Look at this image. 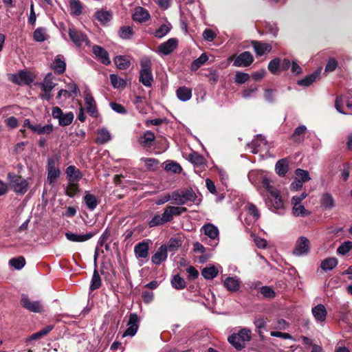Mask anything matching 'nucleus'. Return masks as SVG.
Listing matches in <instances>:
<instances>
[{
  "label": "nucleus",
  "instance_id": "obj_1",
  "mask_svg": "<svg viewBox=\"0 0 352 352\" xmlns=\"http://www.w3.org/2000/svg\"><path fill=\"white\" fill-rule=\"evenodd\" d=\"M261 188H264L268 193L265 198V201L268 206H271L276 210L283 208V201L280 192L274 186L272 180L267 177L264 180Z\"/></svg>",
  "mask_w": 352,
  "mask_h": 352
},
{
  "label": "nucleus",
  "instance_id": "obj_2",
  "mask_svg": "<svg viewBox=\"0 0 352 352\" xmlns=\"http://www.w3.org/2000/svg\"><path fill=\"white\" fill-rule=\"evenodd\" d=\"M7 179L9 187L17 195H25L29 188L28 180L13 172L7 173Z\"/></svg>",
  "mask_w": 352,
  "mask_h": 352
},
{
  "label": "nucleus",
  "instance_id": "obj_3",
  "mask_svg": "<svg viewBox=\"0 0 352 352\" xmlns=\"http://www.w3.org/2000/svg\"><path fill=\"white\" fill-rule=\"evenodd\" d=\"M140 71L139 81L145 87H151L153 81L151 69V60L149 57L144 56L140 59Z\"/></svg>",
  "mask_w": 352,
  "mask_h": 352
},
{
  "label": "nucleus",
  "instance_id": "obj_4",
  "mask_svg": "<svg viewBox=\"0 0 352 352\" xmlns=\"http://www.w3.org/2000/svg\"><path fill=\"white\" fill-rule=\"evenodd\" d=\"M251 338V332L247 329H243L237 333H232L228 337V342L237 350L245 347V343Z\"/></svg>",
  "mask_w": 352,
  "mask_h": 352
},
{
  "label": "nucleus",
  "instance_id": "obj_5",
  "mask_svg": "<svg viewBox=\"0 0 352 352\" xmlns=\"http://www.w3.org/2000/svg\"><path fill=\"white\" fill-rule=\"evenodd\" d=\"M172 199L178 205H184L188 202L195 203L197 195L192 188L186 189L182 192L174 191L172 193Z\"/></svg>",
  "mask_w": 352,
  "mask_h": 352
},
{
  "label": "nucleus",
  "instance_id": "obj_6",
  "mask_svg": "<svg viewBox=\"0 0 352 352\" xmlns=\"http://www.w3.org/2000/svg\"><path fill=\"white\" fill-rule=\"evenodd\" d=\"M83 94L87 112L92 118H97L98 116V111L96 102L88 86H85Z\"/></svg>",
  "mask_w": 352,
  "mask_h": 352
},
{
  "label": "nucleus",
  "instance_id": "obj_7",
  "mask_svg": "<svg viewBox=\"0 0 352 352\" xmlns=\"http://www.w3.org/2000/svg\"><path fill=\"white\" fill-rule=\"evenodd\" d=\"M200 230L210 239V245L216 247L218 245L219 242V230L216 226L208 223L204 224Z\"/></svg>",
  "mask_w": 352,
  "mask_h": 352
},
{
  "label": "nucleus",
  "instance_id": "obj_8",
  "mask_svg": "<svg viewBox=\"0 0 352 352\" xmlns=\"http://www.w3.org/2000/svg\"><path fill=\"white\" fill-rule=\"evenodd\" d=\"M68 34L70 40L78 47H80L83 45H89V41L87 35L82 31L78 30L74 27L69 28Z\"/></svg>",
  "mask_w": 352,
  "mask_h": 352
},
{
  "label": "nucleus",
  "instance_id": "obj_9",
  "mask_svg": "<svg viewBox=\"0 0 352 352\" xmlns=\"http://www.w3.org/2000/svg\"><path fill=\"white\" fill-rule=\"evenodd\" d=\"M173 219L171 212L168 206L166 207L162 214H155L148 221V225L150 228L157 227L170 222Z\"/></svg>",
  "mask_w": 352,
  "mask_h": 352
},
{
  "label": "nucleus",
  "instance_id": "obj_10",
  "mask_svg": "<svg viewBox=\"0 0 352 352\" xmlns=\"http://www.w3.org/2000/svg\"><path fill=\"white\" fill-rule=\"evenodd\" d=\"M21 304L29 311L39 314L43 311V306L40 300H31L25 294H22Z\"/></svg>",
  "mask_w": 352,
  "mask_h": 352
},
{
  "label": "nucleus",
  "instance_id": "obj_11",
  "mask_svg": "<svg viewBox=\"0 0 352 352\" xmlns=\"http://www.w3.org/2000/svg\"><path fill=\"white\" fill-rule=\"evenodd\" d=\"M310 250V242L305 236H300L296 241L293 254L297 256L307 255Z\"/></svg>",
  "mask_w": 352,
  "mask_h": 352
},
{
  "label": "nucleus",
  "instance_id": "obj_12",
  "mask_svg": "<svg viewBox=\"0 0 352 352\" xmlns=\"http://www.w3.org/2000/svg\"><path fill=\"white\" fill-rule=\"evenodd\" d=\"M140 319L137 314L131 313L127 322V328L122 335V337H133L138 331Z\"/></svg>",
  "mask_w": 352,
  "mask_h": 352
},
{
  "label": "nucleus",
  "instance_id": "obj_13",
  "mask_svg": "<svg viewBox=\"0 0 352 352\" xmlns=\"http://www.w3.org/2000/svg\"><path fill=\"white\" fill-rule=\"evenodd\" d=\"M267 145V141L265 136L261 134L256 135V138L247 144V146L251 149V152L254 154H256L266 148Z\"/></svg>",
  "mask_w": 352,
  "mask_h": 352
},
{
  "label": "nucleus",
  "instance_id": "obj_14",
  "mask_svg": "<svg viewBox=\"0 0 352 352\" xmlns=\"http://www.w3.org/2000/svg\"><path fill=\"white\" fill-rule=\"evenodd\" d=\"M134 254L137 259L148 261L149 254V243L148 240H144L138 243L134 247Z\"/></svg>",
  "mask_w": 352,
  "mask_h": 352
},
{
  "label": "nucleus",
  "instance_id": "obj_15",
  "mask_svg": "<svg viewBox=\"0 0 352 352\" xmlns=\"http://www.w3.org/2000/svg\"><path fill=\"white\" fill-rule=\"evenodd\" d=\"M250 182L256 186L258 190L261 186L268 176L265 173L261 170H253L249 172L248 175Z\"/></svg>",
  "mask_w": 352,
  "mask_h": 352
},
{
  "label": "nucleus",
  "instance_id": "obj_16",
  "mask_svg": "<svg viewBox=\"0 0 352 352\" xmlns=\"http://www.w3.org/2000/svg\"><path fill=\"white\" fill-rule=\"evenodd\" d=\"M254 61V57L250 52L241 53L234 60L233 65L235 67H246L250 66Z\"/></svg>",
  "mask_w": 352,
  "mask_h": 352
},
{
  "label": "nucleus",
  "instance_id": "obj_17",
  "mask_svg": "<svg viewBox=\"0 0 352 352\" xmlns=\"http://www.w3.org/2000/svg\"><path fill=\"white\" fill-rule=\"evenodd\" d=\"M177 45L178 39L176 38H170L159 45V52L160 54L164 56L168 55L176 49Z\"/></svg>",
  "mask_w": 352,
  "mask_h": 352
},
{
  "label": "nucleus",
  "instance_id": "obj_18",
  "mask_svg": "<svg viewBox=\"0 0 352 352\" xmlns=\"http://www.w3.org/2000/svg\"><path fill=\"white\" fill-rule=\"evenodd\" d=\"M151 18L148 11L143 7H136L132 14V19L134 21L140 23H145Z\"/></svg>",
  "mask_w": 352,
  "mask_h": 352
},
{
  "label": "nucleus",
  "instance_id": "obj_19",
  "mask_svg": "<svg viewBox=\"0 0 352 352\" xmlns=\"http://www.w3.org/2000/svg\"><path fill=\"white\" fill-rule=\"evenodd\" d=\"M92 52L96 57L104 65H109L111 60L109 53L106 50L99 45H94Z\"/></svg>",
  "mask_w": 352,
  "mask_h": 352
},
{
  "label": "nucleus",
  "instance_id": "obj_20",
  "mask_svg": "<svg viewBox=\"0 0 352 352\" xmlns=\"http://www.w3.org/2000/svg\"><path fill=\"white\" fill-rule=\"evenodd\" d=\"M167 247L165 245H161L152 256L151 261L155 265H160L162 262L165 261L167 258Z\"/></svg>",
  "mask_w": 352,
  "mask_h": 352
},
{
  "label": "nucleus",
  "instance_id": "obj_21",
  "mask_svg": "<svg viewBox=\"0 0 352 352\" xmlns=\"http://www.w3.org/2000/svg\"><path fill=\"white\" fill-rule=\"evenodd\" d=\"M96 232H89L84 234H77L71 232H67L65 236L67 239L72 242H85L91 239Z\"/></svg>",
  "mask_w": 352,
  "mask_h": 352
},
{
  "label": "nucleus",
  "instance_id": "obj_22",
  "mask_svg": "<svg viewBox=\"0 0 352 352\" xmlns=\"http://www.w3.org/2000/svg\"><path fill=\"white\" fill-rule=\"evenodd\" d=\"M12 81L19 85H30L33 82V78L30 72L21 71L18 74L13 75Z\"/></svg>",
  "mask_w": 352,
  "mask_h": 352
},
{
  "label": "nucleus",
  "instance_id": "obj_23",
  "mask_svg": "<svg viewBox=\"0 0 352 352\" xmlns=\"http://www.w3.org/2000/svg\"><path fill=\"white\" fill-rule=\"evenodd\" d=\"M251 43L256 54L258 56H263L272 50V46L269 43H261L257 41H252Z\"/></svg>",
  "mask_w": 352,
  "mask_h": 352
},
{
  "label": "nucleus",
  "instance_id": "obj_24",
  "mask_svg": "<svg viewBox=\"0 0 352 352\" xmlns=\"http://www.w3.org/2000/svg\"><path fill=\"white\" fill-rule=\"evenodd\" d=\"M311 312L317 322H322L326 320L327 312L323 305L318 304L316 305L312 308Z\"/></svg>",
  "mask_w": 352,
  "mask_h": 352
},
{
  "label": "nucleus",
  "instance_id": "obj_25",
  "mask_svg": "<svg viewBox=\"0 0 352 352\" xmlns=\"http://www.w3.org/2000/svg\"><path fill=\"white\" fill-rule=\"evenodd\" d=\"M112 12L111 11L98 10L94 14L95 19L102 25H106L112 19Z\"/></svg>",
  "mask_w": 352,
  "mask_h": 352
},
{
  "label": "nucleus",
  "instance_id": "obj_26",
  "mask_svg": "<svg viewBox=\"0 0 352 352\" xmlns=\"http://www.w3.org/2000/svg\"><path fill=\"white\" fill-rule=\"evenodd\" d=\"M321 73V68L317 69L314 73L306 76L302 79L298 80L297 84L300 86L309 87L318 78H319Z\"/></svg>",
  "mask_w": 352,
  "mask_h": 352
},
{
  "label": "nucleus",
  "instance_id": "obj_27",
  "mask_svg": "<svg viewBox=\"0 0 352 352\" xmlns=\"http://www.w3.org/2000/svg\"><path fill=\"white\" fill-rule=\"evenodd\" d=\"M188 160L197 168H204L206 166V160L203 155L197 152L189 154Z\"/></svg>",
  "mask_w": 352,
  "mask_h": 352
},
{
  "label": "nucleus",
  "instance_id": "obj_28",
  "mask_svg": "<svg viewBox=\"0 0 352 352\" xmlns=\"http://www.w3.org/2000/svg\"><path fill=\"white\" fill-rule=\"evenodd\" d=\"M224 287L230 292H237L241 285V282L237 277H228L223 283Z\"/></svg>",
  "mask_w": 352,
  "mask_h": 352
},
{
  "label": "nucleus",
  "instance_id": "obj_29",
  "mask_svg": "<svg viewBox=\"0 0 352 352\" xmlns=\"http://www.w3.org/2000/svg\"><path fill=\"white\" fill-rule=\"evenodd\" d=\"M307 131L305 125H300L296 127L292 135L293 141L296 143H302L305 139V135Z\"/></svg>",
  "mask_w": 352,
  "mask_h": 352
},
{
  "label": "nucleus",
  "instance_id": "obj_30",
  "mask_svg": "<svg viewBox=\"0 0 352 352\" xmlns=\"http://www.w3.org/2000/svg\"><path fill=\"white\" fill-rule=\"evenodd\" d=\"M54 76L52 73H48L41 83V89L43 92H51L55 87L56 83L53 82Z\"/></svg>",
  "mask_w": 352,
  "mask_h": 352
},
{
  "label": "nucleus",
  "instance_id": "obj_31",
  "mask_svg": "<svg viewBox=\"0 0 352 352\" xmlns=\"http://www.w3.org/2000/svg\"><path fill=\"white\" fill-rule=\"evenodd\" d=\"M65 173L69 182H78L82 177L80 170L77 169L74 166L72 165L69 166L66 168Z\"/></svg>",
  "mask_w": 352,
  "mask_h": 352
},
{
  "label": "nucleus",
  "instance_id": "obj_32",
  "mask_svg": "<svg viewBox=\"0 0 352 352\" xmlns=\"http://www.w3.org/2000/svg\"><path fill=\"white\" fill-rule=\"evenodd\" d=\"M176 96L179 100L186 102L192 97V89L185 86L179 87L176 91Z\"/></svg>",
  "mask_w": 352,
  "mask_h": 352
},
{
  "label": "nucleus",
  "instance_id": "obj_33",
  "mask_svg": "<svg viewBox=\"0 0 352 352\" xmlns=\"http://www.w3.org/2000/svg\"><path fill=\"white\" fill-rule=\"evenodd\" d=\"M52 68L56 73L58 74H61L65 72L66 69V63L65 61L61 58L60 55L55 57L52 65Z\"/></svg>",
  "mask_w": 352,
  "mask_h": 352
},
{
  "label": "nucleus",
  "instance_id": "obj_34",
  "mask_svg": "<svg viewBox=\"0 0 352 352\" xmlns=\"http://www.w3.org/2000/svg\"><path fill=\"white\" fill-rule=\"evenodd\" d=\"M53 329V325H48L41 330L37 331L36 333H33L30 337L27 338L25 339V342L28 343L32 340H38L49 333Z\"/></svg>",
  "mask_w": 352,
  "mask_h": 352
},
{
  "label": "nucleus",
  "instance_id": "obj_35",
  "mask_svg": "<svg viewBox=\"0 0 352 352\" xmlns=\"http://www.w3.org/2000/svg\"><path fill=\"white\" fill-rule=\"evenodd\" d=\"M70 14L78 16L82 13L83 6L80 0H69Z\"/></svg>",
  "mask_w": 352,
  "mask_h": 352
},
{
  "label": "nucleus",
  "instance_id": "obj_36",
  "mask_svg": "<svg viewBox=\"0 0 352 352\" xmlns=\"http://www.w3.org/2000/svg\"><path fill=\"white\" fill-rule=\"evenodd\" d=\"M83 199L87 207L91 211L95 210L99 204V200L96 197L90 193H86Z\"/></svg>",
  "mask_w": 352,
  "mask_h": 352
},
{
  "label": "nucleus",
  "instance_id": "obj_37",
  "mask_svg": "<svg viewBox=\"0 0 352 352\" xmlns=\"http://www.w3.org/2000/svg\"><path fill=\"white\" fill-rule=\"evenodd\" d=\"M275 170L279 176H285L288 171V160L286 158L279 160L276 163Z\"/></svg>",
  "mask_w": 352,
  "mask_h": 352
},
{
  "label": "nucleus",
  "instance_id": "obj_38",
  "mask_svg": "<svg viewBox=\"0 0 352 352\" xmlns=\"http://www.w3.org/2000/svg\"><path fill=\"white\" fill-rule=\"evenodd\" d=\"M114 63L119 69L124 70L131 65V61L126 56L119 55L114 58Z\"/></svg>",
  "mask_w": 352,
  "mask_h": 352
},
{
  "label": "nucleus",
  "instance_id": "obj_39",
  "mask_svg": "<svg viewBox=\"0 0 352 352\" xmlns=\"http://www.w3.org/2000/svg\"><path fill=\"white\" fill-rule=\"evenodd\" d=\"M338 261L336 258L330 257L322 261L320 267L322 270L327 272L334 269L338 265Z\"/></svg>",
  "mask_w": 352,
  "mask_h": 352
},
{
  "label": "nucleus",
  "instance_id": "obj_40",
  "mask_svg": "<svg viewBox=\"0 0 352 352\" xmlns=\"http://www.w3.org/2000/svg\"><path fill=\"white\" fill-rule=\"evenodd\" d=\"M292 213L296 217H305L311 214L308 210L305 209L302 204H297V206H292Z\"/></svg>",
  "mask_w": 352,
  "mask_h": 352
},
{
  "label": "nucleus",
  "instance_id": "obj_41",
  "mask_svg": "<svg viewBox=\"0 0 352 352\" xmlns=\"http://www.w3.org/2000/svg\"><path fill=\"white\" fill-rule=\"evenodd\" d=\"M118 34L122 39L129 40L133 37L134 31L131 26H122L120 28Z\"/></svg>",
  "mask_w": 352,
  "mask_h": 352
},
{
  "label": "nucleus",
  "instance_id": "obj_42",
  "mask_svg": "<svg viewBox=\"0 0 352 352\" xmlns=\"http://www.w3.org/2000/svg\"><path fill=\"white\" fill-rule=\"evenodd\" d=\"M321 205L327 209H331L336 206L335 201L332 195L329 193H324L320 200Z\"/></svg>",
  "mask_w": 352,
  "mask_h": 352
},
{
  "label": "nucleus",
  "instance_id": "obj_43",
  "mask_svg": "<svg viewBox=\"0 0 352 352\" xmlns=\"http://www.w3.org/2000/svg\"><path fill=\"white\" fill-rule=\"evenodd\" d=\"M111 84L114 89H124L126 87V82L123 79L120 78L118 75L111 74L109 76Z\"/></svg>",
  "mask_w": 352,
  "mask_h": 352
},
{
  "label": "nucleus",
  "instance_id": "obj_44",
  "mask_svg": "<svg viewBox=\"0 0 352 352\" xmlns=\"http://www.w3.org/2000/svg\"><path fill=\"white\" fill-rule=\"evenodd\" d=\"M98 136L96 139V142L100 144L107 143L111 138L109 131L105 128L99 129L98 131Z\"/></svg>",
  "mask_w": 352,
  "mask_h": 352
},
{
  "label": "nucleus",
  "instance_id": "obj_45",
  "mask_svg": "<svg viewBox=\"0 0 352 352\" xmlns=\"http://www.w3.org/2000/svg\"><path fill=\"white\" fill-rule=\"evenodd\" d=\"M201 274L204 278L212 280L217 276L218 270L214 266L207 267L202 270Z\"/></svg>",
  "mask_w": 352,
  "mask_h": 352
},
{
  "label": "nucleus",
  "instance_id": "obj_46",
  "mask_svg": "<svg viewBox=\"0 0 352 352\" xmlns=\"http://www.w3.org/2000/svg\"><path fill=\"white\" fill-rule=\"evenodd\" d=\"M102 282L100 276L98 274L96 268L94 269L93 276L91 280V284L89 287V289L91 291H94L95 289H98L101 286Z\"/></svg>",
  "mask_w": 352,
  "mask_h": 352
},
{
  "label": "nucleus",
  "instance_id": "obj_47",
  "mask_svg": "<svg viewBox=\"0 0 352 352\" xmlns=\"http://www.w3.org/2000/svg\"><path fill=\"white\" fill-rule=\"evenodd\" d=\"M171 285L173 288L181 290L186 287V282L183 278H182L179 274H176L173 276L171 279Z\"/></svg>",
  "mask_w": 352,
  "mask_h": 352
},
{
  "label": "nucleus",
  "instance_id": "obj_48",
  "mask_svg": "<svg viewBox=\"0 0 352 352\" xmlns=\"http://www.w3.org/2000/svg\"><path fill=\"white\" fill-rule=\"evenodd\" d=\"M32 128V131L39 135L50 134L53 131V126L52 124H46L44 126H42L41 124H35L34 127Z\"/></svg>",
  "mask_w": 352,
  "mask_h": 352
},
{
  "label": "nucleus",
  "instance_id": "obj_49",
  "mask_svg": "<svg viewBox=\"0 0 352 352\" xmlns=\"http://www.w3.org/2000/svg\"><path fill=\"white\" fill-rule=\"evenodd\" d=\"M33 38L37 42H43L47 39L46 29L44 28H36L33 33Z\"/></svg>",
  "mask_w": 352,
  "mask_h": 352
},
{
  "label": "nucleus",
  "instance_id": "obj_50",
  "mask_svg": "<svg viewBox=\"0 0 352 352\" xmlns=\"http://www.w3.org/2000/svg\"><path fill=\"white\" fill-rule=\"evenodd\" d=\"M171 28L172 26L169 23L162 24L158 29L155 30L154 35L157 38H162L170 32Z\"/></svg>",
  "mask_w": 352,
  "mask_h": 352
},
{
  "label": "nucleus",
  "instance_id": "obj_51",
  "mask_svg": "<svg viewBox=\"0 0 352 352\" xmlns=\"http://www.w3.org/2000/svg\"><path fill=\"white\" fill-rule=\"evenodd\" d=\"M208 60V56L206 54H202L199 58L194 60L190 65L192 71H197L200 67H201Z\"/></svg>",
  "mask_w": 352,
  "mask_h": 352
},
{
  "label": "nucleus",
  "instance_id": "obj_52",
  "mask_svg": "<svg viewBox=\"0 0 352 352\" xmlns=\"http://www.w3.org/2000/svg\"><path fill=\"white\" fill-rule=\"evenodd\" d=\"M9 264L15 270H19L24 267L25 264V260L23 256H18L11 258L9 261Z\"/></svg>",
  "mask_w": 352,
  "mask_h": 352
},
{
  "label": "nucleus",
  "instance_id": "obj_53",
  "mask_svg": "<svg viewBox=\"0 0 352 352\" xmlns=\"http://www.w3.org/2000/svg\"><path fill=\"white\" fill-rule=\"evenodd\" d=\"M60 171L59 169H53L47 170V182L50 185H53L59 177Z\"/></svg>",
  "mask_w": 352,
  "mask_h": 352
},
{
  "label": "nucleus",
  "instance_id": "obj_54",
  "mask_svg": "<svg viewBox=\"0 0 352 352\" xmlns=\"http://www.w3.org/2000/svg\"><path fill=\"white\" fill-rule=\"evenodd\" d=\"M295 174L296 175V178L298 179L300 181H302L303 183L311 180L309 173L307 170L301 168H297L295 171Z\"/></svg>",
  "mask_w": 352,
  "mask_h": 352
},
{
  "label": "nucleus",
  "instance_id": "obj_55",
  "mask_svg": "<svg viewBox=\"0 0 352 352\" xmlns=\"http://www.w3.org/2000/svg\"><path fill=\"white\" fill-rule=\"evenodd\" d=\"M74 120V114L72 112H68L67 113H63L60 118L58 120L59 124L60 126L69 125Z\"/></svg>",
  "mask_w": 352,
  "mask_h": 352
},
{
  "label": "nucleus",
  "instance_id": "obj_56",
  "mask_svg": "<svg viewBox=\"0 0 352 352\" xmlns=\"http://www.w3.org/2000/svg\"><path fill=\"white\" fill-rule=\"evenodd\" d=\"M352 249V241H347L342 243L337 249L338 254L345 255Z\"/></svg>",
  "mask_w": 352,
  "mask_h": 352
},
{
  "label": "nucleus",
  "instance_id": "obj_57",
  "mask_svg": "<svg viewBox=\"0 0 352 352\" xmlns=\"http://www.w3.org/2000/svg\"><path fill=\"white\" fill-rule=\"evenodd\" d=\"M261 294L264 298L272 299L275 297L276 293L274 290L269 286H263L260 289Z\"/></svg>",
  "mask_w": 352,
  "mask_h": 352
},
{
  "label": "nucleus",
  "instance_id": "obj_58",
  "mask_svg": "<svg viewBox=\"0 0 352 352\" xmlns=\"http://www.w3.org/2000/svg\"><path fill=\"white\" fill-rule=\"evenodd\" d=\"M142 144L143 146H150L155 140V135L151 131H146L142 137Z\"/></svg>",
  "mask_w": 352,
  "mask_h": 352
},
{
  "label": "nucleus",
  "instance_id": "obj_59",
  "mask_svg": "<svg viewBox=\"0 0 352 352\" xmlns=\"http://www.w3.org/2000/svg\"><path fill=\"white\" fill-rule=\"evenodd\" d=\"M165 170L174 173H179L182 172V168L178 163L171 162L165 166Z\"/></svg>",
  "mask_w": 352,
  "mask_h": 352
},
{
  "label": "nucleus",
  "instance_id": "obj_60",
  "mask_svg": "<svg viewBox=\"0 0 352 352\" xmlns=\"http://www.w3.org/2000/svg\"><path fill=\"white\" fill-rule=\"evenodd\" d=\"M182 245V241L180 239L172 238L169 240L168 243L167 250L173 251L177 250L179 247Z\"/></svg>",
  "mask_w": 352,
  "mask_h": 352
},
{
  "label": "nucleus",
  "instance_id": "obj_61",
  "mask_svg": "<svg viewBox=\"0 0 352 352\" xmlns=\"http://www.w3.org/2000/svg\"><path fill=\"white\" fill-rule=\"evenodd\" d=\"M280 69V59L278 58H274L268 64V69L274 74H276Z\"/></svg>",
  "mask_w": 352,
  "mask_h": 352
},
{
  "label": "nucleus",
  "instance_id": "obj_62",
  "mask_svg": "<svg viewBox=\"0 0 352 352\" xmlns=\"http://www.w3.org/2000/svg\"><path fill=\"white\" fill-rule=\"evenodd\" d=\"M246 209L248 211L249 214H251L256 219H258L260 217V212L254 204L252 203H248V205L246 206Z\"/></svg>",
  "mask_w": 352,
  "mask_h": 352
},
{
  "label": "nucleus",
  "instance_id": "obj_63",
  "mask_svg": "<svg viewBox=\"0 0 352 352\" xmlns=\"http://www.w3.org/2000/svg\"><path fill=\"white\" fill-rule=\"evenodd\" d=\"M250 78V75L248 73L238 72L235 74L234 80L237 84H243Z\"/></svg>",
  "mask_w": 352,
  "mask_h": 352
},
{
  "label": "nucleus",
  "instance_id": "obj_64",
  "mask_svg": "<svg viewBox=\"0 0 352 352\" xmlns=\"http://www.w3.org/2000/svg\"><path fill=\"white\" fill-rule=\"evenodd\" d=\"M67 91H70L71 96L73 94L74 96H78L80 95V91L78 86L74 82L72 81L67 85Z\"/></svg>",
  "mask_w": 352,
  "mask_h": 352
}]
</instances>
